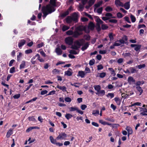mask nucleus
<instances>
[{
	"label": "nucleus",
	"instance_id": "nucleus-1",
	"mask_svg": "<svg viewBox=\"0 0 147 147\" xmlns=\"http://www.w3.org/2000/svg\"><path fill=\"white\" fill-rule=\"evenodd\" d=\"M83 45H84L81 48L82 51H84L88 48L89 44L88 42L85 43V40L84 39L82 38L75 41L74 44L71 46V48L74 50H78L81 46Z\"/></svg>",
	"mask_w": 147,
	"mask_h": 147
},
{
	"label": "nucleus",
	"instance_id": "nucleus-2",
	"mask_svg": "<svg viewBox=\"0 0 147 147\" xmlns=\"http://www.w3.org/2000/svg\"><path fill=\"white\" fill-rule=\"evenodd\" d=\"M55 10L54 7L50 5H48L46 6H43L42 11L43 14V17L45 18L47 16L49 13H51Z\"/></svg>",
	"mask_w": 147,
	"mask_h": 147
},
{
	"label": "nucleus",
	"instance_id": "nucleus-3",
	"mask_svg": "<svg viewBox=\"0 0 147 147\" xmlns=\"http://www.w3.org/2000/svg\"><path fill=\"white\" fill-rule=\"evenodd\" d=\"M83 30V29L80 26L77 27L74 31V37L75 38H78L82 34V31Z\"/></svg>",
	"mask_w": 147,
	"mask_h": 147
},
{
	"label": "nucleus",
	"instance_id": "nucleus-4",
	"mask_svg": "<svg viewBox=\"0 0 147 147\" xmlns=\"http://www.w3.org/2000/svg\"><path fill=\"white\" fill-rule=\"evenodd\" d=\"M65 42L67 44L71 45L73 43V39L71 37H68L65 38Z\"/></svg>",
	"mask_w": 147,
	"mask_h": 147
},
{
	"label": "nucleus",
	"instance_id": "nucleus-5",
	"mask_svg": "<svg viewBox=\"0 0 147 147\" xmlns=\"http://www.w3.org/2000/svg\"><path fill=\"white\" fill-rule=\"evenodd\" d=\"M67 136V135L65 133H62L57 137V140L64 139Z\"/></svg>",
	"mask_w": 147,
	"mask_h": 147
},
{
	"label": "nucleus",
	"instance_id": "nucleus-6",
	"mask_svg": "<svg viewBox=\"0 0 147 147\" xmlns=\"http://www.w3.org/2000/svg\"><path fill=\"white\" fill-rule=\"evenodd\" d=\"M72 18L73 21L76 22H78V15L77 13L76 12L74 13L72 15Z\"/></svg>",
	"mask_w": 147,
	"mask_h": 147
},
{
	"label": "nucleus",
	"instance_id": "nucleus-7",
	"mask_svg": "<svg viewBox=\"0 0 147 147\" xmlns=\"http://www.w3.org/2000/svg\"><path fill=\"white\" fill-rule=\"evenodd\" d=\"M95 18V20L96 22V24L100 25V24H102L103 22L101 20L98 16H95L94 17Z\"/></svg>",
	"mask_w": 147,
	"mask_h": 147
},
{
	"label": "nucleus",
	"instance_id": "nucleus-8",
	"mask_svg": "<svg viewBox=\"0 0 147 147\" xmlns=\"http://www.w3.org/2000/svg\"><path fill=\"white\" fill-rule=\"evenodd\" d=\"M128 81L129 83L130 84L133 83L135 84L136 82L135 80L131 76H129L128 78Z\"/></svg>",
	"mask_w": 147,
	"mask_h": 147
},
{
	"label": "nucleus",
	"instance_id": "nucleus-9",
	"mask_svg": "<svg viewBox=\"0 0 147 147\" xmlns=\"http://www.w3.org/2000/svg\"><path fill=\"white\" fill-rule=\"evenodd\" d=\"M115 4L117 6H120L122 7H123V4L120 1V0H116L115 1Z\"/></svg>",
	"mask_w": 147,
	"mask_h": 147
},
{
	"label": "nucleus",
	"instance_id": "nucleus-10",
	"mask_svg": "<svg viewBox=\"0 0 147 147\" xmlns=\"http://www.w3.org/2000/svg\"><path fill=\"white\" fill-rule=\"evenodd\" d=\"M94 25L93 22H90L88 24V28L91 30H93L94 28Z\"/></svg>",
	"mask_w": 147,
	"mask_h": 147
},
{
	"label": "nucleus",
	"instance_id": "nucleus-11",
	"mask_svg": "<svg viewBox=\"0 0 147 147\" xmlns=\"http://www.w3.org/2000/svg\"><path fill=\"white\" fill-rule=\"evenodd\" d=\"M94 89L96 91H97V92L96 93V94H99L98 92H99V91L101 89V87L99 85L94 86Z\"/></svg>",
	"mask_w": 147,
	"mask_h": 147
},
{
	"label": "nucleus",
	"instance_id": "nucleus-12",
	"mask_svg": "<svg viewBox=\"0 0 147 147\" xmlns=\"http://www.w3.org/2000/svg\"><path fill=\"white\" fill-rule=\"evenodd\" d=\"M74 31H73L71 30H69L67 31L66 32V34L69 35H72V36L74 38H75L74 36Z\"/></svg>",
	"mask_w": 147,
	"mask_h": 147
},
{
	"label": "nucleus",
	"instance_id": "nucleus-13",
	"mask_svg": "<svg viewBox=\"0 0 147 147\" xmlns=\"http://www.w3.org/2000/svg\"><path fill=\"white\" fill-rule=\"evenodd\" d=\"M26 41L24 40H21L20 42L19 43L18 46L19 48L22 47L23 46L25 43Z\"/></svg>",
	"mask_w": 147,
	"mask_h": 147
},
{
	"label": "nucleus",
	"instance_id": "nucleus-14",
	"mask_svg": "<svg viewBox=\"0 0 147 147\" xmlns=\"http://www.w3.org/2000/svg\"><path fill=\"white\" fill-rule=\"evenodd\" d=\"M57 87L63 91H66V88L65 86H61L59 85H57Z\"/></svg>",
	"mask_w": 147,
	"mask_h": 147
},
{
	"label": "nucleus",
	"instance_id": "nucleus-15",
	"mask_svg": "<svg viewBox=\"0 0 147 147\" xmlns=\"http://www.w3.org/2000/svg\"><path fill=\"white\" fill-rule=\"evenodd\" d=\"M55 51L58 55H61L62 54V51L59 47L56 48Z\"/></svg>",
	"mask_w": 147,
	"mask_h": 147
},
{
	"label": "nucleus",
	"instance_id": "nucleus-16",
	"mask_svg": "<svg viewBox=\"0 0 147 147\" xmlns=\"http://www.w3.org/2000/svg\"><path fill=\"white\" fill-rule=\"evenodd\" d=\"M123 7L126 9H128L130 7V4L129 2L125 3L124 5H123Z\"/></svg>",
	"mask_w": 147,
	"mask_h": 147
},
{
	"label": "nucleus",
	"instance_id": "nucleus-17",
	"mask_svg": "<svg viewBox=\"0 0 147 147\" xmlns=\"http://www.w3.org/2000/svg\"><path fill=\"white\" fill-rule=\"evenodd\" d=\"M126 129L127 131L129 134H132L133 131L131 127L129 126H127Z\"/></svg>",
	"mask_w": 147,
	"mask_h": 147
},
{
	"label": "nucleus",
	"instance_id": "nucleus-18",
	"mask_svg": "<svg viewBox=\"0 0 147 147\" xmlns=\"http://www.w3.org/2000/svg\"><path fill=\"white\" fill-rule=\"evenodd\" d=\"M12 134L13 130L11 129H10L7 133L6 136V137L7 138H9Z\"/></svg>",
	"mask_w": 147,
	"mask_h": 147
},
{
	"label": "nucleus",
	"instance_id": "nucleus-19",
	"mask_svg": "<svg viewBox=\"0 0 147 147\" xmlns=\"http://www.w3.org/2000/svg\"><path fill=\"white\" fill-rule=\"evenodd\" d=\"M136 88L137 90L140 92V95H141L143 92V90L142 89V88L140 86H137Z\"/></svg>",
	"mask_w": 147,
	"mask_h": 147
},
{
	"label": "nucleus",
	"instance_id": "nucleus-20",
	"mask_svg": "<svg viewBox=\"0 0 147 147\" xmlns=\"http://www.w3.org/2000/svg\"><path fill=\"white\" fill-rule=\"evenodd\" d=\"M85 74V73L83 71H80L78 72L79 75L82 78H83L84 77Z\"/></svg>",
	"mask_w": 147,
	"mask_h": 147
},
{
	"label": "nucleus",
	"instance_id": "nucleus-21",
	"mask_svg": "<svg viewBox=\"0 0 147 147\" xmlns=\"http://www.w3.org/2000/svg\"><path fill=\"white\" fill-rule=\"evenodd\" d=\"M144 83V82L143 81H138L136 83H135V84L136 86H140L141 85H142Z\"/></svg>",
	"mask_w": 147,
	"mask_h": 147
},
{
	"label": "nucleus",
	"instance_id": "nucleus-22",
	"mask_svg": "<svg viewBox=\"0 0 147 147\" xmlns=\"http://www.w3.org/2000/svg\"><path fill=\"white\" fill-rule=\"evenodd\" d=\"M66 22L67 23H71L72 21H73V20L72 17L70 16H68L67 18L66 19Z\"/></svg>",
	"mask_w": 147,
	"mask_h": 147
},
{
	"label": "nucleus",
	"instance_id": "nucleus-23",
	"mask_svg": "<svg viewBox=\"0 0 147 147\" xmlns=\"http://www.w3.org/2000/svg\"><path fill=\"white\" fill-rule=\"evenodd\" d=\"M49 138L51 143L53 144H55L56 142V140L54 139L52 136H50Z\"/></svg>",
	"mask_w": 147,
	"mask_h": 147
},
{
	"label": "nucleus",
	"instance_id": "nucleus-24",
	"mask_svg": "<svg viewBox=\"0 0 147 147\" xmlns=\"http://www.w3.org/2000/svg\"><path fill=\"white\" fill-rule=\"evenodd\" d=\"M115 100L118 105L120 104L121 101L120 99L117 97H115L114 98Z\"/></svg>",
	"mask_w": 147,
	"mask_h": 147
},
{
	"label": "nucleus",
	"instance_id": "nucleus-25",
	"mask_svg": "<svg viewBox=\"0 0 147 147\" xmlns=\"http://www.w3.org/2000/svg\"><path fill=\"white\" fill-rule=\"evenodd\" d=\"M25 66V62L24 61H22V63L20 65V69H22L24 68Z\"/></svg>",
	"mask_w": 147,
	"mask_h": 147
},
{
	"label": "nucleus",
	"instance_id": "nucleus-26",
	"mask_svg": "<svg viewBox=\"0 0 147 147\" xmlns=\"http://www.w3.org/2000/svg\"><path fill=\"white\" fill-rule=\"evenodd\" d=\"M99 94H98V95L100 96H103L105 94V92L104 90H100L99 92H98Z\"/></svg>",
	"mask_w": 147,
	"mask_h": 147
},
{
	"label": "nucleus",
	"instance_id": "nucleus-27",
	"mask_svg": "<svg viewBox=\"0 0 147 147\" xmlns=\"http://www.w3.org/2000/svg\"><path fill=\"white\" fill-rule=\"evenodd\" d=\"M130 18L131 21V22H135L136 21V18L135 16L131 14L130 15Z\"/></svg>",
	"mask_w": 147,
	"mask_h": 147
},
{
	"label": "nucleus",
	"instance_id": "nucleus-28",
	"mask_svg": "<svg viewBox=\"0 0 147 147\" xmlns=\"http://www.w3.org/2000/svg\"><path fill=\"white\" fill-rule=\"evenodd\" d=\"M122 55L124 57H126L129 56L130 57V56L131 55V54L130 53H123L122 54Z\"/></svg>",
	"mask_w": 147,
	"mask_h": 147
},
{
	"label": "nucleus",
	"instance_id": "nucleus-29",
	"mask_svg": "<svg viewBox=\"0 0 147 147\" xmlns=\"http://www.w3.org/2000/svg\"><path fill=\"white\" fill-rule=\"evenodd\" d=\"M73 116L69 113L65 115V117L67 119H69L71 118Z\"/></svg>",
	"mask_w": 147,
	"mask_h": 147
},
{
	"label": "nucleus",
	"instance_id": "nucleus-30",
	"mask_svg": "<svg viewBox=\"0 0 147 147\" xmlns=\"http://www.w3.org/2000/svg\"><path fill=\"white\" fill-rule=\"evenodd\" d=\"M99 111L98 110H93L92 111V114L95 116H96L99 114Z\"/></svg>",
	"mask_w": 147,
	"mask_h": 147
},
{
	"label": "nucleus",
	"instance_id": "nucleus-31",
	"mask_svg": "<svg viewBox=\"0 0 147 147\" xmlns=\"http://www.w3.org/2000/svg\"><path fill=\"white\" fill-rule=\"evenodd\" d=\"M105 10L109 12L112 11L113 9L110 7L108 6L105 8Z\"/></svg>",
	"mask_w": 147,
	"mask_h": 147
},
{
	"label": "nucleus",
	"instance_id": "nucleus-32",
	"mask_svg": "<svg viewBox=\"0 0 147 147\" xmlns=\"http://www.w3.org/2000/svg\"><path fill=\"white\" fill-rule=\"evenodd\" d=\"M108 28V26L105 24H102L101 25V28L102 30H104L107 29Z\"/></svg>",
	"mask_w": 147,
	"mask_h": 147
},
{
	"label": "nucleus",
	"instance_id": "nucleus-33",
	"mask_svg": "<svg viewBox=\"0 0 147 147\" xmlns=\"http://www.w3.org/2000/svg\"><path fill=\"white\" fill-rule=\"evenodd\" d=\"M78 108L77 107H71V108H69V110L71 111H75L78 110Z\"/></svg>",
	"mask_w": 147,
	"mask_h": 147
},
{
	"label": "nucleus",
	"instance_id": "nucleus-34",
	"mask_svg": "<svg viewBox=\"0 0 147 147\" xmlns=\"http://www.w3.org/2000/svg\"><path fill=\"white\" fill-rule=\"evenodd\" d=\"M69 13V11L68 10L67 11L63 13L61 15V16L65 17L68 15Z\"/></svg>",
	"mask_w": 147,
	"mask_h": 147
},
{
	"label": "nucleus",
	"instance_id": "nucleus-35",
	"mask_svg": "<svg viewBox=\"0 0 147 147\" xmlns=\"http://www.w3.org/2000/svg\"><path fill=\"white\" fill-rule=\"evenodd\" d=\"M141 45H136L134 48V50L136 51H138L141 48Z\"/></svg>",
	"mask_w": 147,
	"mask_h": 147
},
{
	"label": "nucleus",
	"instance_id": "nucleus-36",
	"mask_svg": "<svg viewBox=\"0 0 147 147\" xmlns=\"http://www.w3.org/2000/svg\"><path fill=\"white\" fill-rule=\"evenodd\" d=\"M28 119L29 121H36V119L34 118V116L29 117Z\"/></svg>",
	"mask_w": 147,
	"mask_h": 147
},
{
	"label": "nucleus",
	"instance_id": "nucleus-37",
	"mask_svg": "<svg viewBox=\"0 0 147 147\" xmlns=\"http://www.w3.org/2000/svg\"><path fill=\"white\" fill-rule=\"evenodd\" d=\"M95 1V0H89L88 4L90 5V6H92L94 3Z\"/></svg>",
	"mask_w": 147,
	"mask_h": 147
},
{
	"label": "nucleus",
	"instance_id": "nucleus-38",
	"mask_svg": "<svg viewBox=\"0 0 147 147\" xmlns=\"http://www.w3.org/2000/svg\"><path fill=\"white\" fill-rule=\"evenodd\" d=\"M96 30H97V31L98 32H100L101 30V28L100 27V25H98V24H97V25L96 24Z\"/></svg>",
	"mask_w": 147,
	"mask_h": 147
},
{
	"label": "nucleus",
	"instance_id": "nucleus-39",
	"mask_svg": "<svg viewBox=\"0 0 147 147\" xmlns=\"http://www.w3.org/2000/svg\"><path fill=\"white\" fill-rule=\"evenodd\" d=\"M70 53L72 54H77L78 53L76 51L73 50H70L69 52Z\"/></svg>",
	"mask_w": 147,
	"mask_h": 147
},
{
	"label": "nucleus",
	"instance_id": "nucleus-40",
	"mask_svg": "<svg viewBox=\"0 0 147 147\" xmlns=\"http://www.w3.org/2000/svg\"><path fill=\"white\" fill-rule=\"evenodd\" d=\"M65 75L69 76H71L72 74V73L69 71H67L65 72Z\"/></svg>",
	"mask_w": 147,
	"mask_h": 147
},
{
	"label": "nucleus",
	"instance_id": "nucleus-41",
	"mask_svg": "<svg viewBox=\"0 0 147 147\" xmlns=\"http://www.w3.org/2000/svg\"><path fill=\"white\" fill-rule=\"evenodd\" d=\"M84 15H85V16L88 17L89 18L91 19H92V20L93 19L92 18V17L91 15H90L88 13H87L85 12H84Z\"/></svg>",
	"mask_w": 147,
	"mask_h": 147
},
{
	"label": "nucleus",
	"instance_id": "nucleus-42",
	"mask_svg": "<svg viewBox=\"0 0 147 147\" xmlns=\"http://www.w3.org/2000/svg\"><path fill=\"white\" fill-rule=\"evenodd\" d=\"M69 28V27L67 26H64L63 27L62 30L63 31H65L67 30H68Z\"/></svg>",
	"mask_w": 147,
	"mask_h": 147
},
{
	"label": "nucleus",
	"instance_id": "nucleus-43",
	"mask_svg": "<svg viewBox=\"0 0 147 147\" xmlns=\"http://www.w3.org/2000/svg\"><path fill=\"white\" fill-rule=\"evenodd\" d=\"M59 70L56 69H54L52 71L53 73L54 74H57L59 73Z\"/></svg>",
	"mask_w": 147,
	"mask_h": 147
},
{
	"label": "nucleus",
	"instance_id": "nucleus-44",
	"mask_svg": "<svg viewBox=\"0 0 147 147\" xmlns=\"http://www.w3.org/2000/svg\"><path fill=\"white\" fill-rule=\"evenodd\" d=\"M106 75V74L105 72H102L100 74L99 77L101 78L104 77Z\"/></svg>",
	"mask_w": 147,
	"mask_h": 147
},
{
	"label": "nucleus",
	"instance_id": "nucleus-45",
	"mask_svg": "<svg viewBox=\"0 0 147 147\" xmlns=\"http://www.w3.org/2000/svg\"><path fill=\"white\" fill-rule=\"evenodd\" d=\"M107 97L110 96L111 97V98L114 97V94L113 93H109L107 95Z\"/></svg>",
	"mask_w": 147,
	"mask_h": 147
},
{
	"label": "nucleus",
	"instance_id": "nucleus-46",
	"mask_svg": "<svg viewBox=\"0 0 147 147\" xmlns=\"http://www.w3.org/2000/svg\"><path fill=\"white\" fill-rule=\"evenodd\" d=\"M56 0H50V3L53 5L55 6V5Z\"/></svg>",
	"mask_w": 147,
	"mask_h": 147
},
{
	"label": "nucleus",
	"instance_id": "nucleus-47",
	"mask_svg": "<svg viewBox=\"0 0 147 147\" xmlns=\"http://www.w3.org/2000/svg\"><path fill=\"white\" fill-rule=\"evenodd\" d=\"M103 10L102 7H100L98 9L97 12L99 14H101Z\"/></svg>",
	"mask_w": 147,
	"mask_h": 147
},
{
	"label": "nucleus",
	"instance_id": "nucleus-48",
	"mask_svg": "<svg viewBox=\"0 0 147 147\" xmlns=\"http://www.w3.org/2000/svg\"><path fill=\"white\" fill-rule=\"evenodd\" d=\"M95 62V60L93 59H92L90 60L89 63V64L90 65H92L94 64Z\"/></svg>",
	"mask_w": 147,
	"mask_h": 147
},
{
	"label": "nucleus",
	"instance_id": "nucleus-49",
	"mask_svg": "<svg viewBox=\"0 0 147 147\" xmlns=\"http://www.w3.org/2000/svg\"><path fill=\"white\" fill-rule=\"evenodd\" d=\"M117 16L119 18H121L123 16L122 14L120 12L117 13Z\"/></svg>",
	"mask_w": 147,
	"mask_h": 147
},
{
	"label": "nucleus",
	"instance_id": "nucleus-50",
	"mask_svg": "<svg viewBox=\"0 0 147 147\" xmlns=\"http://www.w3.org/2000/svg\"><path fill=\"white\" fill-rule=\"evenodd\" d=\"M121 96L122 97L124 98H128L129 96V95L125 93L122 94H121Z\"/></svg>",
	"mask_w": 147,
	"mask_h": 147
},
{
	"label": "nucleus",
	"instance_id": "nucleus-51",
	"mask_svg": "<svg viewBox=\"0 0 147 147\" xmlns=\"http://www.w3.org/2000/svg\"><path fill=\"white\" fill-rule=\"evenodd\" d=\"M101 4V3H98L97 4H95L94 5V6L95 7L94 8V11L95 10L96 8L100 6Z\"/></svg>",
	"mask_w": 147,
	"mask_h": 147
},
{
	"label": "nucleus",
	"instance_id": "nucleus-52",
	"mask_svg": "<svg viewBox=\"0 0 147 147\" xmlns=\"http://www.w3.org/2000/svg\"><path fill=\"white\" fill-rule=\"evenodd\" d=\"M97 69L98 70L102 69H103V67L102 65H97Z\"/></svg>",
	"mask_w": 147,
	"mask_h": 147
},
{
	"label": "nucleus",
	"instance_id": "nucleus-53",
	"mask_svg": "<svg viewBox=\"0 0 147 147\" xmlns=\"http://www.w3.org/2000/svg\"><path fill=\"white\" fill-rule=\"evenodd\" d=\"M15 68L14 67H13L10 68V72L11 73H13L15 72Z\"/></svg>",
	"mask_w": 147,
	"mask_h": 147
},
{
	"label": "nucleus",
	"instance_id": "nucleus-54",
	"mask_svg": "<svg viewBox=\"0 0 147 147\" xmlns=\"http://www.w3.org/2000/svg\"><path fill=\"white\" fill-rule=\"evenodd\" d=\"M125 20L127 21L130 24L131 23V22L129 20V18L128 17L125 16L124 18Z\"/></svg>",
	"mask_w": 147,
	"mask_h": 147
},
{
	"label": "nucleus",
	"instance_id": "nucleus-55",
	"mask_svg": "<svg viewBox=\"0 0 147 147\" xmlns=\"http://www.w3.org/2000/svg\"><path fill=\"white\" fill-rule=\"evenodd\" d=\"M65 100L67 102H70L71 101V99L69 97H66L65 99Z\"/></svg>",
	"mask_w": 147,
	"mask_h": 147
},
{
	"label": "nucleus",
	"instance_id": "nucleus-56",
	"mask_svg": "<svg viewBox=\"0 0 147 147\" xmlns=\"http://www.w3.org/2000/svg\"><path fill=\"white\" fill-rule=\"evenodd\" d=\"M130 69L131 71V72L132 74H133V73H135L136 71V69H134V68L133 67H131L130 68Z\"/></svg>",
	"mask_w": 147,
	"mask_h": 147
},
{
	"label": "nucleus",
	"instance_id": "nucleus-57",
	"mask_svg": "<svg viewBox=\"0 0 147 147\" xmlns=\"http://www.w3.org/2000/svg\"><path fill=\"white\" fill-rule=\"evenodd\" d=\"M32 50L31 49L27 50L25 51V53L26 54L30 53H32Z\"/></svg>",
	"mask_w": 147,
	"mask_h": 147
},
{
	"label": "nucleus",
	"instance_id": "nucleus-58",
	"mask_svg": "<svg viewBox=\"0 0 147 147\" xmlns=\"http://www.w3.org/2000/svg\"><path fill=\"white\" fill-rule=\"evenodd\" d=\"M35 59V57H33L31 59V61L33 64H34L35 63L36 61L34 60Z\"/></svg>",
	"mask_w": 147,
	"mask_h": 147
},
{
	"label": "nucleus",
	"instance_id": "nucleus-59",
	"mask_svg": "<svg viewBox=\"0 0 147 147\" xmlns=\"http://www.w3.org/2000/svg\"><path fill=\"white\" fill-rule=\"evenodd\" d=\"M85 71L86 74L89 73L90 72V70L89 68L86 67L85 69Z\"/></svg>",
	"mask_w": 147,
	"mask_h": 147
},
{
	"label": "nucleus",
	"instance_id": "nucleus-60",
	"mask_svg": "<svg viewBox=\"0 0 147 147\" xmlns=\"http://www.w3.org/2000/svg\"><path fill=\"white\" fill-rule=\"evenodd\" d=\"M110 22L116 23L117 22V20L115 19H111L109 20Z\"/></svg>",
	"mask_w": 147,
	"mask_h": 147
},
{
	"label": "nucleus",
	"instance_id": "nucleus-61",
	"mask_svg": "<svg viewBox=\"0 0 147 147\" xmlns=\"http://www.w3.org/2000/svg\"><path fill=\"white\" fill-rule=\"evenodd\" d=\"M87 107V106L85 105H82L81 106V108L82 110H84Z\"/></svg>",
	"mask_w": 147,
	"mask_h": 147
},
{
	"label": "nucleus",
	"instance_id": "nucleus-62",
	"mask_svg": "<svg viewBox=\"0 0 147 147\" xmlns=\"http://www.w3.org/2000/svg\"><path fill=\"white\" fill-rule=\"evenodd\" d=\"M145 67V64H143L142 65H140L138 66V68L139 69H141L142 68H144Z\"/></svg>",
	"mask_w": 147,
	"mask_h": 147
},
{
	"label": "nucleus",
	"instance_id": "nucleus-63",
	"mask_svg": "<svg viewBox=\"0 0 147 147\" xmlns=\"http://www.w3.org/2000/svg\"><path fill=\"white\" fill-rule=\"evenodd\" d=\"M20 96V94H16L14 95L13 97L15 99H18V98Z\"/></svg>",
	"mask_w": 147,
	"mask_h": 147
},
{
	"label": "nucleus",
	"instance_id": "nucleus-64",
	"mask_svg": "<svg viewBox=\"0 0 147 147\" xmlns=\"http://www.w3.org/2000/svg\"><path fill=\"white\" fill-rule=\"evenodd\" d=\"M123 61V59L120 58L118 60L117 62L118 63L120 64Z\"/></svg>",
	"mask_w": 147,
	"mask_h": 147
}]
</instances>
